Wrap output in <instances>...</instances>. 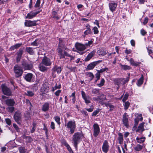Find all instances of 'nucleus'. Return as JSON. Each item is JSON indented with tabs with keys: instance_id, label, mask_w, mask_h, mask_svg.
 Instances as JSON below:
<instances>
[{
	"instance_id": "f257e3e1",
	"label": "nucleus",
	"mask_w": 153,
	"mask_h": 153,
	"mask_svg": "<svg viewBox=\"0 0 153 153\" xmlns=\"http://www.w3.org/2000/svg\"><path fill=\"white\" fill-rule=\"evenodd\" d=\"M82 135L79 132L75 133L73 135L72 137V143L73 144L74 146L76 149H77V145L80 142V138Z\"/></svg>"
},
{
	"instance_id": "f03ea898",
	"label": "nucleus",
	"mask_w": 153,
	"mask_h": 153,
	"mask_svg": "<svg viewBox=\"0 0 153 153\" xmlns=\"http://www.w3.org/2000/svg\"><path fill=\"white\" fill-rule=\"evenodd\" d=\"M65 126L68 130H70L69 132L70 134H72L74 132L76 127L75 121H69L68 123L65 124Z\"/></svg>"
},
{
	"instance_id": "7ed1b4c3",
	"label": "nucleus",
	"mask_w": 153,
	"mask_h": 153,
	"mask_svg": "<svg viewBox=\"0 0 153 153\" xmlns=\"http://www.w3.org/2000/svg\"><path fill=\"white\" fill-rule=\"evenodd\" d=\"M1 86L2 91L4 94L9 96H12V92L11 89L5 84H2Z\"/></svg>"
},
{
	"instance_id": "20e7f679",
	"label": "nucleus",
	"mask_w": 153,
	"mask_h": 153,
	"mask_svg": "<svg viewBox=\"0 0 153 153\" xmlns=\"http://www.w3.org/2000/svg\"><path fill=\"white\" fill-rule=\"evenodd\" d=\"M75 47L77 50L78 51V52L80 55H82L85 53L83 51L86 49V47L85 45L82 44L81 43L76 42L75 44Z\"/></svg>"
},
{
	"instance_id": "39448f33",
	"label": "nucleus",
	"mask_w": 153,
	"mask_h": 153,
	"mask_svg": "<svg viewBox=\"0 0 153 153\" xmlns=\"http://www.w3.org/2000/svg\"><path fill=\"white\" fill-rule=\"evenodd\" d=\"M13 70L15 76L17 77L21 76L23 72L22 68L18 65L14 66Z\"/></svg>"
},
{
	"instance_id": "423d86ee",
	"label": "nucleus",
	"mask_w": 153,
	"mask_h": 153,
	"mask_svg": "<svg viewBox=\"0 0 153 153\" xmlns=\"http://www.w3.org/2000/svg\"><path fill=\"white\" fill-rule=\"evenodd\" d=\"M22 115L20 111H17L15 112L14 115V118L16 122L19 124H21L20 121L21 120Z\"/></svg>"
},
{
	"instance_id": "0eeeda50",
	"label": "nucleus",
	"mask_w": 153,
	"mask_h": 153,
	"mask_svg": "<svg viewBox=\"0 0 153 153\" xmlns=\"http://www.w3.org/2000/svg\"><path fill=\"white\" fill-rule=\"evenodd\" d=\"M93 135L95 137H97L100 132V128L98 125L97 123H94L93 126Z\"/></svg>"
},
{
	"instance_id": "6e6552de",
	"label": "nucleus",
	"mask_w": 153,
	"mask_h": 153,
	"mask_svg": "<svg viewBox=\"0 0 153 153\" xmlns=\"http://www.w3.org/2000/svg\"><path fill=\"white\" fill-rule=\"evenodd\" d=\"M109 148L108 141L107 140H104L102 147V151L105 153H107L109 150Z\"/></svg>"
},
{
	"instance_id": "1a4fd4ad",
	"label": "nucleus",
	"mask_w": 153,
	"mask_h": 153,
	"mask_svg": "<svg viewBox=\"0 0 153 153\" xmlns=\"http://www.w3.org/2000/svg\"><path fill=\"white\" fill-rule=\"evenodd\" d=\"M41 11V10L35 12L31 11L27 14V16H26V18L31 19L35 17L37 14L39 13Z\"/></svg>"
},
{
	"instance_id": "9d476101",
	"label": "nucleus",
	"mask_w": 153,
	"mask_h": 153,
	"mask_svg": "<svg viewBox=\"0 0 153 153\" xmlns=\"http://www.w3.org/2000/svg\"><path fill=\"white\" fill-rule=\"evenodd\" d=\"M117 6V4L114 1L111 2L108 4L109 10L112 12H113L116 10Z\"/></svg>"
},
{
	"instance_id": "9b49d317",
	"label": "nucleus",
	"mask_w": 153,
	"mask_h": 153,
	"mask_svg": "<svg viewBox=\"0 0 153 153\" xmlns=\"http://www.w3.org/2000/svg\"><path fill=\"white\" fill-rule=\"evenodd\" d=\"M41 63L47 66H50L52 63L50 59L45 56L43 58Z\"/></svg>"
},
{
	"instance_id": "f8f14e48",
	"label": "nucleus",
	"mask_w": 153,
	"mask_h": 153,
	"mask_svg": "<svg viewBox=\"0 0 153 153\" xmlns=\"http://www.w3.org/2000/svg\"><path fill=\"white\" fill-rule=\"evenodd\" d=\"M81 94L83 99L84 100L86 104L90 103L91 98L89 96H86L85 92L83 91H81Z\"/></svg>"
},
{
	"instance_id": "ddd939ff",
	"label": "nucleus",
	"mask_w": 153,
	"mask_h": 153,
	"mask_svg": "<svg viewBox=\"0 0 153 153\" xmlns=\"http://www.w3.org/2000/svg\"><path fill=\"white\" fill-rule=\"evenodd\" d=\"M36 21H32L31 20H26L25 22V25L27 27H31L35 26L37 25Z\"/></svg>"
},
{
	"instance_id": "4468645a",
	"label": "nucleus",
	"mask_w": 153,
	"mask_h": 153,
	"mask_svg": "<svg viewBox=\"0 0 153 153\" xmlns=\"http://www.w3.org/2000/svg\"><path fill=\"white\" fill-rule=\"evenodd\" d=\"M23 68L25 70L31 69L33 68V65L31 63H29L26 62H23L22 64Z\"/></svg>"
},
{
	"instance_id": "2eb2a0df",
	"label": "nucleus",
	"mask_w": 153,
	"mask_h": 153,
	"mask_svg": "<svg viewBox=\"0 0 153 153\" xmlns=\"http://www.w3.org/2000/svg\"><path fill=\"white\" fill-rule=\"evenodd\" d=\"M49 90V88L48 83L44 84L40 89L41 92H42L43 94L48 92Z\"/></svg>"
},
{
	"instance_id": "dca6fc26",
	"label": "nucleus",
	"mask_w": 153,
	"mask_h": 153,
	"mask_svg": "<svg viewBox=\"0 0 153 153\" xmlns=\"http://www.w3.org/2000/svg\"><path fill=\"white\" fill-rule=\"evenodd\" d=\"M128 120V116L127 115L126 113H125L123 116V124L127 128L129 126Z\"/></svg>"
},
{
	"instance_id": "f3484780",
	"label": "nucleus",
	"mask_w": 153,
	"mask_h": 153,
	"mask_svg": "<svg viewBox=\"0 0 153 153\" xmlns=\"http://www.w3.org/2000/svg\"><path fill=\"white\" fill-rule=\"evenodd\" d=\"M33 74L31 73H27L25 76V79L27 82H33Z\"/></svg>"
},
{
	"instance_id": "a211bd4d",
	"label": "nucleus",
	"mask_w": 153,
	"mask_h": 153,
	"mask_svg": "<svg viewBox=\"0 0 153 153\" xmlns=\"http://www.w3.org/2000/svg\"><path fill=\"white\" fill-rule=\"evenodd\" d=\"M145 123L143 122L140 124L138 127L137 129L136 130L137 132L139 133L142 132L144 130V126Z\"/></svg>"
},
{
	"instance_id": "6ab92c4d",
	"label": "nucleus",
	"mask_w": 153,
	"mask_h": 153,
	"mask_svg": "<svg viewBox=\"0 0 153 153\" xmlns=\"http://www.w3.org/2000/svg\"><path fill=\"white\" fill-rule=\"evenodd\" d=\"M95 53V51H92L90 53H89L86 58L85 59V61H88L89 60L94 56Z\"/></svg>"
},
{
	"instance_id": "aec40b11",
	"label": "nucleus",
	"mask_w": 153,
	"mask_h": 153,
	"mask_svg": "<svg viewBox=\"0 0 153 153\" xmlns=\"http://www.w3.org/2000/svg\"><path fill=\"white\" fill-rule=\"evenodd\" d=\"M90 26L88 24V25L86 26L87 30L84 31V34L83 35V36L84 37L86 35L91 34L92 31L91 29L90 28Z\"/></svg>"
},
{
	"instance_id": "412c9836",
	"label": "nucleus",
	"mask_w": 153,
	"mask_h": 153,
	"mask_svg": "<svg viewBox=\"0 0 153 153\" xmlns=\"http://www.w3.org/2000/svg\"><path fill=\"white\" fill-rule=\"evenodd\" d=\"M23 53V51L22 49H20L17 53V56L16 59L17 62H19Z\"/></svg>"
},
{
	"instance_id": "4be33fe9",
	"label": "nucleus",
	"mask_w": 153,
	"mask_h": 153,
	"mask_svg": "<svg viewBox=\"0 0 153 153\" xmlns=\"http://www.w3.org/2000/svg\"><path fill=\"white\" fill-rule=\"evenodd\" d=\"M49 103L48 102H46L43 105L42 110L44 112H46L49 110Z\"/></svg>"
},
{
	"instance_id": "5701e85b",
	"label": "nucleus",
	"mask_w": 153,
	"mask_h": 153,
	"mask_svg": "<svg viewBox=\"0 0 153 153\" xmlns=\"http://www.w3.org/2000/svg\"><path fill=\"white\" fill-rule=\"evenodd\" d=\"M6 104L8 106H13L14 105L15 102L13 99H7L5 101Z\"/></svg>"
},
{
	"instance_id": "b1692460",
	"label": "nucleus",
	"mask_w": 153,
	"mask_h": 153,
	"mask_svg": "<svg viewBox=\"0 0 153 153\" xmlns=\"http://www.w3.org/2000/svg\"><path fill=\"white\" fill-rule=\"evenodd\" d=\"M118 136L117 140L119 142V143L120 144H121L123 143V135L121 133L119 132L118 133Z\"/></svg>"
},
{
	"instance_id": "393cba45",
	"label": "nucleus",
	"mask_w": 153,
	"mask_h": 153,
	"mask_svg": "<svg viewBox=\"0 0 153 153\" xmlns=\"http://www.w3.org/2000/svg\"><path fill=\"white\" fill-rule=\"evenodd\" d=\"M127 60L130 62L131 65L133 66H138L140 63V62L135 61L132 58H131L130 60L127 59Z\"/></svg>"
},
{
	"instance_id": "a878e982",
	"label": "nucleus",
	"mask_w": 153,
	"mask_h": 153,
	"mask_svg": "<svg viewBox=\"0 0 153 153\" xmlns=\"http://www.w3.org/2000/svg\"><path fill=\"white\" fill-rule=\"evenodd\" d=\"M97 62H94L89 64L87 68V69L88 70H91L93 69L95 66L97 65Z\"/></svg>"
},
{
	"instance_id": "bb28decb",
	"label": "nucleus",
	"mask_w": 153,
	"mask_h": 153,
	"mask_svg": "<svg viewBox=\"0 0 153 153\" xmlns=\"http://www.w3.org/2000/svg\"><path fill=\"white\" fill-rule=\"evenodd\" d=\"M22 45V43L16 44L15 45L11 46L10 47V51H12L15 49H16L19 48Z\"/></svg>"
},
{
	"instance_id": "cd10ccee",
	"label": "nucleus",
	"mask_w": 153,
	"mask_h": 153,
	"mask_svg": "<svg viewBox=\"0 0 153 153\" xmlns=\"http://www.w3.org/2000/svg\"><path fill=\"white\" fill-rule=\"evenodd\" d=\"M63 144L67 148L68 151L70 153H74L71 149V148L68 144L67 143L66 141L65 140L63 141Z\"/></svg>"
},
{
	"instance_id": "c85d7f7f",
	"label": "nucleus",
	"mask_w": 153,
	"mask_h": 153,
	"mask_svg": "<svg viewBox=\"0 0 153 153\" xmlns=\"http://www.w3.org/2000/svg\"><path fill=\"white\" fill-rule=\"evenodd\" d=\"M62 69V68L61 67H58L57 66H55L52 70L54 71H56L57 73L59 74L61 72Z\"/></svg>"
},
{
	"instance_id": "c756f323",
	"label": "nucleus",
	"mask_w": 153,
	"mask_h": 153,
	"mask_svg": "<svg viewBox=\"0 0 153 153\" xmlns=\"http://www.w3.org/2000/svg\"><path fill=\"white\" fill-rule=\"evenodd\" d=\"M143 77L142 75L141 77L139 79L137 82V85L138 86H140L143 83Z\"/></svg>"
},
{
	"instance_id": "7c9ffc66",
	"label": "nucleus",
	"mask_w": 153,
	"mask_h": 153,
	"mask_svg": "<svg viewBox=\"0 0 153 153\" xmlns=\"http://www.w3.org/2000/svg\"><path fill=\"white\" fill-rule=\"evenodd\" d=\"M57 51L58 53V55L60 57V59L63 58L64 55H63L62 50L61 48H58L57 49Z\"/></svg>"
},
{
	"instance_id": "2f4dec72",
	"label": "nucleus",
	"mask_w": 153,
	"mask_h": 153,
	"mask_svg": "<svg viewBox=\"0 0 153 153\" xmlns=\"http://www.w3.org/2000/svg\"><path fill=\"white\" fill-rule=\"evenodd\" d=\"M107 51L103 50H99L97 51V53L99 56H104L107 53Z\"/></svg>"
},
{
	"instance_id": "473e14b6",
	"label": "nucleus",
	"mask_w": 153,
	"mask_h": 153,
	"mask_svg": "<svg viewBox=\"0 0 153 153\" xmlns=\"http://www.w3.org/2000/svg\"><path fill=\"white\" fill-rule=\"evenodd\" d=\"M26 51L31 55L34 54V51L33 48L30 47H27L26 48Z\"/></svg>"
},
{
	"instance_id": "72a5a7b5",
	"label": "nucleus",
	"mask_w": 153,
	"mask_h": 153,
	"mask_svg": "<svg viewBox=\"0 0 153 153\" xmlns=\"http://www.w3.org/2000/svg\"><path fill=\"white\" fill-rule=\"evenodd\" d=\"M123 80L122 78L116 79L114 81V83L116 84L119 85L121 83Z\"/></svg>"
},
{
	"instance_id": "f704fd0d",
	"label": "nucleus",
	"mask_w": 153,
	"mask_h": 153,
	"mask_svg": "<svg viewBox=\"0 0 153 153\" xmlns=\"http://www.w3.org/2000/svg\"><path fill=\"white\" fill-rule=\"evenodd\" d=\"M42 63H41L39 65V68L40 71H42L44 72L47 70V68L46 67L43 65Z\"/></svg>"
},
{
	"instance_id": "c9c22d12",
	"label": "nucleus",
	"mask_w": 153,
	"mask_h": 153,
	"mask_svg": "<svg viewBox=\"0 0 153 153\" xmlns=\"http://www.w3.org/2000/svg\"><path fill=\"white\" fill-rule=\"evenodd\" d=\"M145 139V137L141 138H139L138 137H137L136 138V140L137 143H143Z\"/></svg>"
},
{
	"instance_id": "e433bc0d",
	"label": "nucleus",
	"mask_w": 153,
	"mask_h": 153,
	"mask_svg": "<svg viewBox=\"0 0 153 153\" xmlns=\"http://www.w3.org/2000/svg\"><path fill=\"white\" fill-rule=\"evenodd\" d=\"M122 68L124 70H129L131 69V68L129 66L127 65H121Z\"/></svg>"
},
{
	"instance_id": "4c0bfd02",
	"label": "nucleus",
	"mask_w": 153,
	"mask_h": 153,
	"mask_svg": "<svg viewBox=\"0 0 153 153\" xmlns=\"http://www.w3.org/2000/svg\"><path fill=\"white\" fill-rule=\"evenodd\" d=\"M142 148L143 146L139 144H138L134 148V149L137 151H140Z\"/></svg>"
},
{
	"instance_id": "58836bf2",
	"label": "nucleus",
	"mask_w": 153,
	"mask_h": 153,
	"mask_svg": "<svg viewBox=\"0 0 153 153\" xmlns=\"http://www.w3.org/2000/svg\"><path fill=\"white\" fill-rule=\"evenodd\" d=\"M25 94L28 96L31 97L33 96L34 94V92L33 91H27V92L25 93Z\"/></svg>"
},
{
	"instance_id": "ea45409f",
	"label": "nucleus",
	"mask_w": 153,
	"mask_h": 153,
	"mask_svg": "<svg viewBox=\"0 0 153 153\" xmlns=\"http://www.w3.org/2000/svg\"><path fill=\"white\" fill-rule=\"evenodd\" d=\"M99 97L100 98V102H102V101L105 100L106 99V96L102 94H101L100 96H99Z\"/></svg>"
},
{
	"instance_id": "a19ab883",
	"label": "nucleus",
	"mask_w": 153,
	"mask_h": 153,
	"mask_svg": "<svg viewBox=\"0 0 153 153\" xmlns=\"http://www.w3.org/2000/svg\"><path fill=\"white\" fill-rule=\"evenodd\" d=\"M124 102H125V103L124 104V108L125 110H126L128 108V107L130 105V103L128 101H127V102L125 101Z\"/></svg>"
},
{
	"instance_id": "79ce46f5",
	"label": "nucleus",
	"mask_w": 153,
	"mask_h": 153,
	"mask_svg": "<svg viewBox=\"0 0 153 153\" xmlns=\"http://www.w3.org/2000/svg\"><path fill=\"white\" fill-rule=\"evenodd\" d=\"M105 105L107 108L108 107L110 108V111L113 110L114 108V105H111L109 103H105Z\"/></svg>"
},
{
	"instance_id": "37998d69",
	"label": "nucleus",
	"mask_w": 153,
	"mask_h": 153,
	"mask_svg": "<svg viewBox=\"0 0 153 153\" xmlns=\"http://www.w3.org/2000/svg\"><path fill=\"white\" fill-rule=\"evenodd\" d=\"M92 93L96 95H99V90L96 88L93 89L92 90Z\"/></svg>"
},
{
	"instance_id": "c03bdc74",
	"label": "nucleus",
	"mask_w": 153,
	"mask_h": 153,
	"mask_svg": "<svg viewBox=\"0 0 153 153\" xmlns=\"http://www.w3.org/2000/svg\"><path fill=\"white\" fill-rule=\"evenodd\" d=\"M104 83L105 80L102 78L101 79L100 83L97 84V85L99 87H101L104 85Z\"/></svg>"
},
{
	"instance_id": "a18cd8bd",
	"label": "nucleus",
	"mask_w": 153,
	"mask_h": 153,
	"mask_svg": "<svg viewBox=\"0 0 153 153\" xmlns=\"http://www.w3.org/2000/svg\"><path fill=\"white\" fill-rule=\"evenodd\" d=\"M54 120L57 123L58 125H60L61 123L60 122V118L59 116H56L54 117Z\"/></svg>"
},
{
	"instance_id": "49530a36",
	"label": "nucleus",
	"mask_w": 153,
	"mask_h": 153,
	"mask_svg": "<svg viewBox=\"0 0 153 153\" xmlns=\"http://www.w3.org/2000/svg\"><path fill=\"white\" fill-rule=\"evenodd\" d=\"M129 96V94L128 93H126L125 94L122 100V101L123 102H125L127 99L128 97Z\"/></svg>"
},
{
	"instance_id": "de8ad7c7",
	"label": "nucleus",
	"mask_w": 153,
	"mask_h": 153,
	"mask_svg": "<svg viewBox=\"0 0 153 153\" xmlns=\"http://www.w3.org/2000/svg\"><path fill=\"white\" fill-rule=\"evenodd\" d=\"M57 14V12L55 11H53L52 12V15L53 16V17L56 18V19H59V17L57 16H56Z\"/></svg>"
},
{
	"instance_id": "09e8293b",
	"label": "nucleus",
	"mask_w": 153,
	"mask_h": 153,
	"mask_svg": "<svg viewBox=\"0 0 153 153\" xmlns=\"http://www.w3.org/2000/svg\"><path fill=\"white\" fill-rule=\"evenodd\" d=\"M122 78L123 79V80L122 81V82L123 83V85L125 84L126 82H127L129 80V77H127L125 79L123 78Z\"/></svg>"
},
{
	"instance_id": "8fccbe9b",
	"label": "nucleus",
	"mask_w": 153,
	"mask_h": 153,
	"mask_svg": "<svg viewBox=\"0 0 153 153\" xmlns=\"http://www.w3.org/2000/svg\"><path fill=\"white\" fill-rule=\"evenodd\" d=\"M93 30L94 34H97L99 33L98 29L96 27H94L93 28Z\"/></svg>"
},
{
	"instance_id": "3c124183",
	"label": "nucleus",
	"mask_w": 153,
	"mask_h": 153,
	"mask_svg": "<svg viewBox=\"0 0 153 153\" xmlns=\"http://www.w3.org/2000/svg\"><path fill=\"white\" fill-rule=\"evenodd\" d=\"M66 67L68 69L70 70L71 71H74L76 68V67H72L70 66H67Z\"/></svg>"
},
{
	"instance_id": "603ef678",
	"label": "nucleus",
	"mask_w": 153,
	"mask_h": 153,
	"mask_svg": "<svg viewBox=\"0 0 153 153\" xmlns=\"http://www.w3.org/2000/svg\"><path fill=\"white\" fill-rule=\"evenodd\" d=\"M7 110L9 112L12 113L14 110V108L13 107H9L7 108Z\"/></svg>"
},
{
	"instance_id": "864d4df0",
	"label": "nucleus",
	"mask_w": 153,
	"mask_h": 153,
	"mask_svg": "<svg viewBox=\"0 0 153 153\" xmlns=\"http://www.w3.org/2000/svg\"><path fill=\"white\" fill-rule=\"evenodd\" d=\"M40 0H37L34 7H38L40 6Z\"/></svg>"
},
{
	"instance_id": "5fc2aeb1",
	"label": "nucleus",
	"mask_w": 153,
	"mask_h": 153,
	"mask_svg": "<svg viewBox=\"0 0 153 153\" xmlns=\"http://www.w3.org/2000/svg\"><path fill=\"white\" fill-rule=\"evenodd\" d=\"M88 76L90 77V80H91L94 78V76L92 73L91 72L88 73Z\"/></svg>"
},
{
	"instance_id": "6e6d98bb",
	"label": "nucleus",
	"mask_w": 153,
	"mask_h": 153,
	"mask_svg": "<svg viewBox=\"0 0 153 153\" xmlns=\"http://www.w3.org/2000/svg\"><path fill=\"white\" fill-rule=\"evenodd\" d=\"M44 128H43V130H45V133L46 135V136L47 137H48V129H47V127L45 126V124H44Z\"/></svg>"
},
{
	"instance_id": "4d7b16f0",
	"label": "nucleus",
	"mask_w": 153,
	"mask_h": 153,
	"mask_svg": "<svg viewBox=\"0 0 153 153\" xmlns=\"http://www.w3.org/2000/svg\"><path fill=\"white\" fill-rule=\"evenodd\" d=\"M19 150L20 153H26L25 149L23 147H20Z\"/></svg>"
},
{
	"instance_id": "13d9d810",
	"label": "nucleus",
	"mask_w": 153,
	"mask_h": 153,
	"mask_svg": "<svg viewBox=\"0 0 153 153\" xmlns=\"http://www.w3.org/2000/svg\"><path fill=\"white\" fill-rule=\"evenodd\" d=\"M96 77L97 78V79L95 80V82H96L98 80L100 79V74L99 73L97 72L95 74Z\"/></svg>"
},
{
	"instance_id": "bf43d9fd",
	"label": "nucleus",
	"mask_w": 153,
	"mask_h": 153,
	"mask_svg": "<svg viewBox=\"0 0 153 153\" xmlns=\"http://www.w3.org/2000/svg\"><path fill=\"white\" fill-rule=\"evenodd\" d=\"M146 32L143 29H142L140 30V33L143 36H145L146 34Z\"/></svg>"
},
{
	"instance_id": "052dcab7",
	"label": "nucleus",
	"mask_w": 153,
	"mask_h": 153,
	"mask_svg": "<svg viewBox=\"0 0 153 153\" xmlns=\"http://www.w3.org/2000/svg\"><path fill=\"white\" fill-rule=\"evenodd\" d=\"M61 90H58L55 92L54 94L56 96L58 97L59 96V94L61 93Z\"/></svg>"
},
{
	"instance_id": "680f3d73",
	"label": "nucleus",
	"mask_w": 153,
	"mask_h": 153,
	"mask_svg": "<svg viewBox=\"0 0 153 153\" xmlns=\"http://www.w3.org/2000/svg\"><path fill=\"white\" fill-rule=\"evenodd\" d=\"M5 121L6 123L9 125H10L11 124V122L9 118H7L5 119Z\"/></svg>"
},
{
	"instance_id": "e2e57ef3",
	"label": "nucleus",
	"mask_w": 153,
	"mask_h": 153,
	"mask_svg": "<svg viewBox=\"0 0 153 153\" xmlns=\"http://www.w3.org/2000/svg\"><path fill=\"white\" fill-rule=\"evenodd\" d=\"M33 90L36 91L37 89V86L36 84H34L32 85Z\"/></svg>"
},
{
	"instance_id": "0e129e2a",
	"label": "nucleus",
	"mask_w": 153,
	"mask_h": 153,
	"mask_svg": "<svg viewBox=\"0 0 153 153\" xmlns=\"http://www.w3.org/2000/svg\"><path fill=\"white\" fill-rule=\"evenodd\" d=\"M94 109V106L93 105H91L90 108H86V110L89 112H91L93 111Z\"/></svg>"
},
{
	"instance_id": "69168bd1",
	"label": "nucleus",
	"mask_w": 153,
	"mask_h": 153,
	"mask_svg": "<svg viewBox=\"0 0 153 153\" xmlns=\"http://www.w3.org/2000/svg\"><path fill=\"white\" fill-rule=\"evenodd\" d=\"M13 126L17 131H19V128L18 126L15 123H13Z\"/></svg>"
},
{
	"instance_id": "338daca9",
	"label": "nucleus",
	"mask_w": 153,
	"mask_h": 153,
	"mask_svg": "<svg viewBox=\"0 0 153 153\" xmlns=\"http://www.w3.org/2000/svg\"><path fill=\"white\" fill-rule=\"evenodd\" d=\"M148 18L147 17H146L144 19V22H143V23L144 25H145L146 24L148 21Z\"/></svg>"
},
{
	"instance_id": "774afa93",
	"label": "nucleus",
	"mask_w": 153,
	"mask_h": 153,
	"mask_svg": "<svg viewBox=\"0 0 153 153\" xmlns=\"http://www.w3.org/2000/svg\"><path fill=\"white\" fill-rule=\"evenodd\" d=\"M100 111V110L99 109H98L96 110L95 111L93 112L92 113L93 116H96Z\"/></svg>"
}]
</instances>
